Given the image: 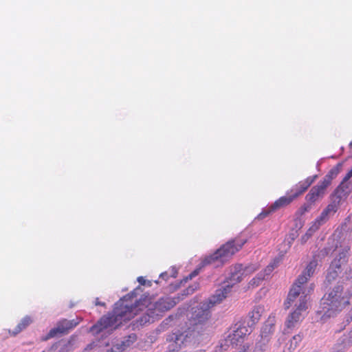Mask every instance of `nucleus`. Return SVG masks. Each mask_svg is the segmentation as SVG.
I'll return each mask as SVG.
<instances>
[{
	"mask_svg": "<svg viewBox=\"0 0 352 352\" xmlns=\"http://www.w3.org/2000/svg\"><path fill=\"white\" fill-rule=\"evenodd\" d=\"M175 305V302L169 297L161 298L155 303H152L147 296L138 300L135 292L133 291L120 298L115 304L112 312L102 317L90 328V331L98 333L109 327L116 328L123 322L133 318L137 315L138 309H142L140 307L150 306L159 316L160 313L170 309Z\"/></svg>",
	"mask_w": 352,
	"mask_h": 352,
	"instance_id": "obj_1",
	"label": "nucleus"
},
{
	"mask_svg": "<svg viewBox=\"0 0 352 352\" xmlns=\"http://www.w3.org/2000/svg\"><path fill=\"white\" fill-rule=\"evenodd\" d=\"M247 242L245 239L236 237L222 245L214 253L201 261V265H213L215 267L223 266L235 253L239 252Z\"/></svg>",
	"mask_w": 352,
	"mask_h": 352,
	"instance_id": "obj_2",
	"label": "nucleus"
},
{
	"mask_svg": "<svg viewBox=\"0 0 352 352\" xmlns=\"http://www.w3.org/2000/svg\"><path fill=\"white\" fill-rule=\"evenodd\" d=\"M343 289L342 285L335 286L327 296L322 298V311L324 316L333 317L349 305V296L343 294Z\"/></svg>",
	"mask_w": 352,
	"mask_h": 352,
	"instance_id": "obj_3",
	"label": "nucleus"
},
{
	"mask_svg": "<svg viewBox=\"0 0 352 352\" xmlns=\"http://www.w3.org/2000/svg\"><path fill=\"white\" fill-rule=\"evenodd\" d=\"M204 305L206 308L200 307L195 310L190 320L191 327L189 329L192 328V331H197L198 333L205 329L206 323L210 318V307H208L206 303Z\"/></svg>",
	"mask_w": 352,
	"mask_h": 352,
	"instance_id": "obj_4",
	"label": "nucleus"
},
{
	"mask_svg": "<svg viewBox=\"0 0 352 352\" xmlns=\"http://www.w3.org/2000/svg\"><path fill=\"white\" fill-rule=\"evenodd\" d=\"M307 301L308 298L307 296H302L300 297L296 309L288 316L285 321L287 329H292L294 328L302 320V312L305 311L308 308Z\"/></svg>",
	"mask_w": 352,
	"mask_h": 352,
	"instance_id": "obj_5",
	"label": "nucleus"
},
{
	"mask_svg": "<svg viewBox=\"0 0 352 352\" xmlns=\"http://www.w3.org/2000/svg\"><path fill=\"white\" fill-rule=\"evenodd\" d=\"M78 323L79 321H76L75 320H68L67 319H63L59 321L56 326L52 329L45 337H43L41 340L46 341L50 338L66 334Z\"/></svg>",
	"mask_w": 352,
	"mask_h": 352,
	"instance_id": "obj_6",
	"label": "nucleus"
},
{
	"mask_svg": "<svg viewBox=\"0 0 352 352\" xmlns=\"http://www.w3.org/2000/svg\"><path fill=\"white\" fill-rule=\"evenodd\" d=\"M78 323L79 321H76L75 320H68L67 319H63L59 321L56 326L52 329L45 337H43L41 340L46 341L50 338L66 334Z\"/></svg>",
	"mask_w": 352,
	"mask_h": 352,
	"instance_id": "obj_7",
	"label": "nucleus"
},
{
	"mask_svg": "<svg viewBox=\"0 0 352 352\" xmlns=\"http://www.w3.org/2000/svg\"><path fill=\"white\" fill-rule=\"evenodd\" d=\"M256 270V267L252 266L243 268L241 264H236L230 267V274L228 278L227 285H230L232 287L234 285L240 283L243 276H246L248 273H251Z\"/></svg>",
	"mask_w": 352,
	"mask_h": 352,
	"instance_id": "obj_8",
	"label": "nucleus"
},
{
	"mask_svg": "<svg viewBox=\"0 0 352 352\" xmlns=\"http://www.w3.org/2000/svg\"><path fill=\"white\" fill-rule=\"evenodd\" d=\"M339 201H340L338 202L333 201L328 204L320 216L313 223L309 230L313 232L318 230L319 228L329 219L330 215L335 214L338 209Z\"/></svg>",
	"mask_w": 352,
	"mask_h": 352,
	"instance_id": "obj_9",
	"label": "nucleus"
},
{
	"mask_svg": "<svg viewBox=\"0 0 352 352\" xmlns=\"http://www.w3.org/2000/svg\"><path fill=\"white\" fill-rule=\"evenodd\" d=\"M303 285L304 284L298 283V280H296L294 283L284 303L286 309H289L298 297L300 298L302 296H307V294H305V292L303 291Z\"/></svg>",
	"mask_w": 352,
	"mask_h": 352,
	"instance_id": "obj_10",
	"label": "nucleus"
},
{
	"mask_svg": "<svg viewBox=\"0 0 352 352\" xmlns=\"http://www.w3.org/2000/svg\"><path fill=\"white\" fill-rule=\"evenodd\" d=\"M303 285L304 284L298 283V280H296L294 283L284 303L286 309H289L298 297L300 298L302 296H307V294H305V292L303 291Z\"/></svg>",
	"mask_w": 352,
	"mask_h": 352,
	"instance_id": "obj_11",
	"label": "nucleus"
},
{
	"mask_svg": "<svg viewBox=\"0 0 352 352\" xmlns=\"http://www.w3.org/2000/svg\"><path fill=\"white\" fill-rule=\"evenodd\" d=\"M232 285H226L222 288L217 289L215 293L206 302L208 307H212L221 302L231 292Z\"/></svg>",
	"mask_w": 352,
	"mask_h": 352,
	"instance_id": "obj_12",
	"label": "nucleus"
},
{
	"mask_svg": "<svg viewBox=\"0 0 352 352\" xmlns=\"http://www.w3.org/2000/svg\"><path fill=\"white\" fill-rule=\"evenodd\" d=\"M327 186L322 182L311 188L309 193L306 195L305 199L307 202L314 204L316 201L322 198L325 194Z\"/></svg>",
	"mask_w": 352,
	"mask_h": 352,
	"instance_id": "obj_13",
	"label": "nucleus"
},
{
	"mask_svg": "<svg viewBox=\"0 0 352 352\" xmlns=\"http://www.w3.org/2000/svg\"><path fill=\"white\" fill-rule=\"evenodd\" d=\"M249 334L250 331L246 326L239 325L228 336V338L230 344L234 346L242 343L244 338Z\"/></svg>",
	"mask_w": 352,
	"mask_h": 352,
	"instance_id": "obj_14",
	"label": "nucleus"
},
{
	"mask_svg": "<svg viewBox=\"0 0 352 352\" xmlns=\"http://www.w3.org/2000/svg\"><path fill=\"white\" fill-rule=\"evenodd\" d=\"M142 309H138L137 314L140 311H144L146 309V311L142 316H140L136 321L137 325L143 326L146 323H151L154 322L155 317L158 316V314L155 313L153 309L148 306L147 307H141Z\"/></svg>",
	"mask_w": 352,
	"mask_h": 352,
	"instance_id": "obj_15",
	"label": "nucleus"
},
{
	"mask_svg": "<svg viewBox=\"0 0 352 352\" xmlns=\"http://www.w3.org/2000/svg\"><path fill=\"white\" fill-rule=\"evenodd\" d=\"M318 263L316 260L311 261L307 265L302 273L298 276L296 280L301 284H305L309 278L314 274Z\"/></svg>",
	"mask_w": 352,
	"mask_h": 352,
	"instance_id": "obj_16",
	"label": "nucleus"
},
{
	"mask_svg": "<svg viewBox=\"0 0 352 352\" xmlns=\"http://www.w3.org/2000/svg\"><path fill=\"white\" fill-rule=\"evenodd\" d=\"M313 182L314 179L308 177L305 180L300 182L296 184L292 188L289 192L293 195L295 199H296L298 196L305 192Z\"/></svg>",
	"mask_w": 352,
	"mask_h": 352,
	"instance_id": "obj_17",
	"label": "nucleus"
},
{
	"mask_svg": "<svg viewBox=\"0 0 352 352\" xmlns=\"http://www.w3.org/2000/svg\"><path fill=\"white\" fill-rule=\"evenodd\" d=\"M294 199L295 198L293 195L290 192H287L286 195L280 197L271 205L273 209L277 211L280 208L289 206Z\"/></svg>",
	"mask_w": 352,
	"mask_h": 352,
	"instance_id": "obj_18",
	"label": "nucleus"
},
{
	"mask_svg": "<svg viewBox=\"0 0 352 352\" xmlns=\"http://www.w3.org/2000/svg\"><path fill=\"white\" fill-rule=\"evenodd\" d=\"M303 336L301 333L296 334L292 337L285 345L283 352H294L302 340Z\"/></svg>",
	"mask_w": 352,
	"mask_h": 352,
	"instance_id": "obj_19",
	"label": "nucleus"
},
{
	"mask_svg": "<svg viewBox=\"0 0 352 352\" xmlns=\"http://www.w3.org/2000/svg\"><path fill=\"white\" fill-rule=\"evenodd\" d=\"M342 163L337 164L334 167H333L328 173L325 175L323 179L321 181L323 184H324L327 186H329L331 181L337 177L342 168Z\"/></svg>",
	"mask_w": 352,
	"mask_h": 352,
	"instance_id": "obj_20",
	"label": "nucleus"
},
{
	"mask_svg": "<svg viewBox=\"0 0 352 352\" xmlns=\"http://www.w3.org/2000/svg\"><path fill=\"white\" fill-rule=\"evenodd\" d=\"M352 184L350 182H344L343 179L340 185L336 189V193H338V197L340 199L342 197L347 196L351 191Z\"/></svg>",
	"mask_w": 352,
	"mask_h": 352,
	"instance_id": "obj_21",
	"label": "nucleus"
},
{
	"mask_svg": "<svg viewBox=\"0 0 352 352\" xmlns=\"http://www.w3.org/2000/svg\"><path fill=\"white\" fill-rule=\"evenodd\" d=\"M263 311V308L261 306H255L253 307L252 311L249 313V317L252 324H255L260 320Z\"/></svg>",
	"mask_w": 352,
	"mask_h": 352,
	"instance_id": "obj_22",
	"label": "nucleus"
},
{
	"mask_svg": "<svg viewBox=\"0 0 352 352\" xmlns=\"http://www.w3.org/2000/svg\"><path fill=\"white\" fill-rule=\"evenodd\" d=\"M137 340V336L135 333H131L127 337L124 338V340L122 341L120 349L122 351L125 350L126 348L129 347L131 344H133Z\"/></svg>",
	"mask_w": 352,
	"mask_h": 352,
	"instance_id": "obj_23",
	"label": "nucleus"
},
{
	"mask_svg": "<svg viewBox=\"0 0 352 352\" xmlns=\"http://www.w3.org/2000/svg\"><path fill=\"white\" fill-rule=\"evenodd\" d=\"M279 259H274L273 262L270 263L263 272H261L260 273H263V275H265V279L270 275V274L273 272V270L278 267L279 264Z\"/></svg>",
	"mask_w": 352,
	"mask_h": 352,
	"instance_id": "obj_24",
	"label": "nucleus"
},
{
	"mask_svg": "<svg viewBox=\"0 0 352 352\" xmlns=\"http://www.w3.org/2000/svg\"><path fill=\"white\" fill-rule=\"evenodd\" d=\"M32 322V320L30 317L26 316L23 318L21 322L18 324L16 330L14 331V334H16L21 331L23 329H25L28 325Z\"/></svg>",
	"mask_w": 352,
	"mask_h": 352,
	"instance_id": "obj_25",
	"label": "nucleus"
},
{
	"mask_svg": "<svg viewBox=\"0 0 352 352\" xmlns=\"http://www.w3.org/2000/svg\"><path fill=\"white\" fill-rule=\"evenodd\" d=\"M263 280H265V275L263 273H258L249 282V285L252 287H258Z\"/></svg>",
	"mask_w": 352,
	"mask_h": 352,
	"instance_id": "obj_26",
	"label": "nucleus"
},
{
	"mask_svg": "<svg viewBox=\"0 0 352 352\" xmlns=\"http://www.w3.org/2000/svg\"><path fill=\"white\" fill-rule=\"evenodd\" d=\"M274 212H276L275 210H274L272 206L270 205L267 208L264 209L261 213H259L256 219L258 220H263Z\"/></svg>",
	"mask_w": 352,
	"mask_h": 352,
	"instance_id": "obj_27",
	"label": "nucleus"
},
{
	"mask_svg": "<svg viewBox=\"0 0 352 352\" xmlns=\"http://www.w3.org/2000/svg\"><path fill=\"white\" fill-rule=\"evenodd\" d=\"M349 251V248H347L344 250H343L341 252L339 253L338 257V260L340 261H342L344 263H346L347 261V256H348V252Z\"/></svg>",
	"mask_w": 352,
	"mask_h": 352,
	"instance_id": "obj_28",
	"label": "nucleus"
},
{
	"mask_svg": "<svg viewBox=\"0 0 352 352\" xmlns=\"http://www.w3.org/2000/svg\"><path fill=\"white\" fill-rule=\"evenodd\" d=\"M340 271L336 270V269H331V267H329V272L327 273V278L329 281L335 279L338 275V272Z\"/></svg>",
	"mask_w": 352,
	"mask_h": 352,
	"instance_id": "obj_29",
	"label": "nucleus"
},
{
	"mask_svg": "<svg viewBox=\"0 0 352 352\" xmlns=\"http://www.w3.org/2000/svg\"><path fill=\"white\" fill-rule=\"evenodd\" d=\"M344 263V262H342V261H340V260H338V258H335L331 263L330 265V267H331V269H336L338 271H340L341 270V265L342 264Z\"/></svg>",
	"mask_w": 352,
	"mask_h": 352,
	"instance_id": "obj_30",
	"label": "nucleus"
},
{
	"mask_svg": "<svg viewBox=\"0 0 352 352\" xmlns=\"http://www.w3.org/2000/svg\"><path fill=\"white\" fill-rule=\"evenodd\" d=\"M47 352H65V349L63 347H60L59 344H53Z\"/></svg>",
	"mask_w": 352,
	"mask_h": 352,
	"instance_id": "obj_31",
	"label": "nucleus"
},
{
	"mask_svg": "<svg viewBox=\"0 0 352 352\" xmlns=\"http://www.w3.org/2000/svg\"><path fill=\"white\" fill-rule=\"evenodd\" d=\"M311 205L310 203L307 202V204L304 205L303 206L301 207V210H302V212H307V211H309L311 208Z\"/></svg>",
	"mask_w": 352,
	"mask_h": 352,
	"instance_id": "obj_32",
	"label": "nucleus"
},
{
	"mask_svg": "<svg viewBox=\"0 0 352 352\" xmlns=\"http://www.w3.org/2000/svg\"><path fill=\"white\" fill-rule=\"evenodd\" d=\"M196 289L197 286H195V287H193L192 286H189L186 289L185 292L186 294H192Z\"/></svg>",
	"mask_w": 352,
	"mask_h": 352,
	"instance_id": "obj_33",
	"label": "nucleus"
},
{
	"mask_svg": "<svg viewBox=\"0 0 352 352\" xmlns=\"http://www.w3.org/2000/svg\"><path fill=\"white\" fill-rule=\"evenodd\" d=\"M352 177V173L350 171V170L347 172V173L344 177V182H347L349 180V179Z\"/></svg>",
	"mask_w": 352,
	"mask_h": 352,
	"instance_id": "obj_34",
	"label": "nucleus"
},
{
	"mask_svg": "<svg viewBox=\"0 0 352 352\" xmlns=\"http://www.w3.org/2000/svg\"><path fill=\"white\" fill-rule=\"evenodd\" d=\"M138 281L142 285H144L145 283H146V280L144 279V278L143 276H139L138 278Z\"/></svg>",
	"mask_w": 352,
	"mask_h": 352,
	"instance_id": "obj_35",
	"label": "nucleus"
},
{
	"mask_svg": "<svg viewBox=\"0 0 352 352\" xmlns=\"http://www.w3.org/2000/svg\"><path fill=\"white\" fill-rule=\"evenodd\" d=\"M272 328H273V326H272H272H270L269 328H268V327H267V326H265V327L263 329V330H262V331H261V336H262V337L263 336V334L266 333V331H267V329H268V331H269V332H270V331H271V329H272Z\"/></svg>",
	"mask_w": 352,
	"mask_h": 352,
	"instance_id": "obj_36",
	"label": "nucleus"
},
{
	"mask_svg": "<svg viewBox=\"0 0 352 352\" xmlns=\"http://www.w3.org/2000/svg\"><path fill=\"white\" fill-rule=\"evenodd\" d=\"M249 349V345L245 344L243 346V348L238 352H248Z\"/></svg>",
	"mask_w": 352,
	"mask_h": 352,
	"instance_id": "obj_37",
	"label": "nucleus"
},
{
	"mask_svg": "<svg viewBox=\"0 0 352 352\" xmlns=\"http://www.w3.org/2000/svg\"><path fill=\"white\" fill-rule=\"evenodd\" d=\"M346 278L352 280V268L350 269L346 273Z\"/></svg>",
	"mask_w": 352,
	"mask_h": 352,
	"instance_id": "obj_38",
	"label": "nucleus"
},
{
	"mask_svg": "<svg viewBox=\"0 0 352 352\" xmlns=\"http://www.w3.org/2000/svg\"><path fill=\"white\" fill-rule=\"evenodd\" d=\"M96 305H100V306H104V305H105V303H104V302H99V301H98V299L97 298V299H96Z\"/></svg>",
	"mask_w": 352,
	"mask_h": 352,
	"instance_id": "obj_39",
	"label": "nucleus"
},
{
	"mask_svg": "<svg viewBox=\"0 0 352 352\" xmlns=\"http://www.w3.org/2000/svg\"><path fill=\"white\" fill-rule=\"evenodd\" d=\"M197 274V271H194L190 276V278H192V276H196Z\"/></svg>",
	"mask_w": 352,
	"mask_h": 352,
	"instance_id": "obj_40",
	"label": "nucleus"
},
{
	"mask_svg": "<svg viewBox=\"0 0 352 352\" xmlns=\"http://www.w3.org/2000/svg\"><path fill=\"white\" fill-rule=\"evenodd\" d=\"M214 352H223L221 348H219V349H217L214 351Z\"/></svg>",
	"mask_w": 352,
	"mask_h": 352,
	"instance_id": "obj_41",
	"label": "nucleus"
},
{
	"mask_svg": "<svg viewBox=\"0 0 352 352\" xmlns=\"http://www.w3.org/2000/svg\"><path fill=\"white\" fill-rule=\"evenodd\" d=\"M350 339H351V341L352 342V330L350 332Z\"/></svg>",
	"mask_w": 352,
	"mask_h": 352,
	"instance_id": "obj_42",
	"label": "nucleus"
},
{
	"mask_svg": "<svg viewBox=\"0 0 352 352\" xmlns=\"http://www.w3.org/2000/svg\"><path fill=\"white\" fill-rule=\"evenodd\" d=\"M349 146H350L351 148L352 147V142H351L349 143Z\"/></svg>",
	"mask_w": 352,
	"mask_h": 352,
	"instance_id": "obj_43",
	"label": "nucleus"
},
{
	"mask_svg": "<svg viewBox=\"0 0 352 352\" xmlns=\"http://www.w3.org/2000/svg\"><path fill=\"white\" fill-rule=\"evenodd\" d=\"M164 274H161L160 276L163 277L164 276Z\"/></svg>",
	"mask_w": 352,
	"mask_h": 352,
	"instance_id": "obj_44",
	"label": "nucleus"
},
{
	"mask_svg": "<svg viewBox=\"0 0 352 352\" xmlns=\"http://www.w3.org/2000/svg\"><path fill=\"white\" fill-rule=\"evenodd\" d=\"M350 171H351V173H352V168L350 169Z\"/></svg>",
	"mask_w": 352,
	"mask_h": 352,
	"instance_id": "obj_45",
	"label": "nucleus"
},
{
	"mask_svg": "<svg viewBox=\"0 0 352 352\" xmlns=\"http://www.w3.org/2000/svg\"><path fill=\"white\" fill-rule=\"evenodd\" d=\"M42 352H45V351H42Z\"/></svg>",
	"mask_w": 352,
	"mask_h": 352,
	"instance_id": "obj_46",
	"label": "nucleus"
}]
</instances>
